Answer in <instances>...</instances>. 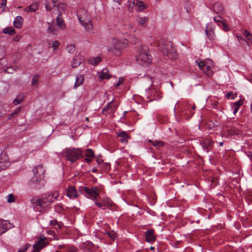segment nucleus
Instances as JSON below:
<instances>
[{
  "label": "nucleus",
  "mask_w": 252,
  "mask_h": 252,
  "mask_svg": "<svg viewBox=\"0 0 252 252\" xmlns=\"http://www.w3.org/2000/svg\"><path fill=\"white\" fill-rule=\"evenodd\" d=\"M6 0H1V3L0 4V8L2 9V11H4L6 8Z\"/></svg>",
  "instance_id": "43"
},
{
  "label": "nucleus",
  "mask_w": 252,
  "mask_h": 252,
  "mask_svg": "<svg viewBox=\"0 0 252 252\" xmlns=\"http://www.w3.org/2000/svg\"><path fill=\"white\" fill-rule=\"evenodd\" d=\"M38 9V4L36 2H33L29 6L25 8V10L27 12H34Z\"/></svg>",
  "instance_id": "27"
},
{
  "label": "nucleus",
  "mask_w": 252,
  "mask_h": 252,
  "mask_svg": "<svg viewBox=\"0 0 252 252\" xmlns=\"http://www.w3.org/2000/svg\"><path fill=\"white\" fill-rule=\"evenodd\" d=\"M152 61V56L149 54L146 48L141 47L136 56V61L141 65L147 66Z\"/></svg>",
  "instance_id": "5"
},
{
  "label": "nucleus",
  "mask_w": 252,
  "mask_h": 252,
  "mask_svg": "<svg viewBox=\"0 0 252 252\" xmlns=\"http://www.w3.org/2000/svg\"><path fill=\"white\" fill-rule=\"evenodd\" d=\"M103 167L105 171H108L110 169V164L108 163H104L102 164Z\"/></svg>",
  "instance_id": "46"
},
{
  "label": "nucleus",
  "mask_w": 252,
  "mask_h": 252,
  "mask_svg": "<svg viewBox=\"0 0 252 252\" xmlns=\"http://www.w3.org/2000/svg\"><path fill=\"white\" fill-rule=\"evenodd\" d=\"M62 155L67 160L70 161L71 163L83 157V151L79 148L65 149L62 152Z\"/></svg>",
  "instance_id": "4"
},
{
  "label": "nucleus",
  "mask_w": 252,
  "mask_h": 252,
  "mask_svg": "<svg viewBox=\"0 0 252 252\" xmlns=\"http://www.w3.org/2000/svg\"><path fill=\"white\" fill-rule=\"evenodd\" d=\"M110 75L108 73V70L106 68H103L99 73V78L100 79H109Z\"/></svg>",
  "instance_id": "23"
},
{
  "label": "nucleus",
  "mask_w": 252,
  "mask_h": 252,
  "mask_svg": "<svg viewBox=\"0 0 252 252\" xmlns=\"http://www.w3.org/2000/svg\"><path fill=\"white\" fill-rule=\"evenodd\" d=\"M75 50V47L74 44H70L67 46L66 51L70 54H73Z\"/></svg>",
  "instance_id": "35"
},
{
  "label": "nucleus",
  "mask_w": 252,
  "mask_h": 252,
  "mask_svg": "<svg viewBox=\"0 0 252 252\" xmlns=\"http://www.w3.org/2000/svg\"><path fill=\"white\" fill-rule=\"evenodd\" d=\"M234 104L236 106L234 110H238L239 106H240L243 104V101L242 100H239V101L235 102Z\"/></svg>",
  "instance_id": "49"
},
{
  "label": "nucleus",
  "mask_w": 252,
  "mask_h": 252,
  "mask_svg": "<svg viewBox=\"0 0 252 252\" xmlns=\"http://www.w3.org/2000/svg\"><path fill=\"white\" fill-rule=\"evenodd\" d=\"M99 196V195H93L91 197H92V199L94 200V201H96L97 197Z\"/></svg>",
  "instance_id": "61"
},
{
  "label": "nucleus",
  "mask_w": 252,
  "mask_h": 252,
  "mask_svg": "<svg viewBox=\"0 0 252 252\" xmlns=\"http://www.w3.org/2000/svg\"><path fill=\"white\" fill-rule=\"evenodd\" d=\"M156 46L162 54L167 56L168 58L174 60L177 58L176 50L171 41L161 39L156 43Z\"/></svg>",
  "instance_id": "2"
},
{
  "label": "nucleus",
  "mask_w": 252,
  "mask_h": 252,
  "mask_svg": "<svg viewBox=\"0 0 252 252\" xmlns=\"http://www.w3.org/2000/svg\"><path fill=\"white\" fill-rule=\"evenodd\" d=\"M146 95L148 99H149V102L153 100H158L162 97L161 94L157 90L152 88L149 89L146 91Z\"/></svg>",
  "instance_id": "6"
},
{
  "label": "nucleus",
  "mask_w": 252,
  "mask_h": 252,
  "mask_svg": "<svg viewBox=\"0 0 252 252\" xmlns=\"http://www.w3.org/2000/svg\"><path fill=\"white\" fill-rule=\"evenodd\" d=\"M214 21L218 24L219 27H220V24L222 23V17L220 15L215 16L213 18Z\"/></svg>",
  "instance_id": "36"
},
{
  "label": "nucleus",
  "mask_w": 252,
  "mask_h": 252,
  "mask_svg": "<svg viewBox=\"0 0 252 252\" xmlns=\"http://www.w3.org/2000/svg\"><path fill=\"white\" fill-rule=\"evenodd\" d=\"M149 142L152 143V145L156 147L157 148H158L162 147L164 144L163 142L161 141H152L151 140H149Z\"/></svg>",
  "instance_id": "31"
},
{
  "label": "nucleus",
  "mask_w": 252,
  "mask_h": 252,
  "mask_svg": "<svg viewBox=\"0 0 252 252\" xmlns=\"http://www.w3.org/2000/svg\"><path fill=\"white\" fill-rule=\"evenodd\" d=\"M132 1H133V0H128V2L129 3L127 5V7H128V10L129 11H132L133 6H135V5H133Z\"/></svg>",
  "instance_id": "48"
},
{
  "label": "nucleus",
  "mask_w": 252,
  "mask_h": 252,
  "mask_svg": "<svg viewBox=\"0 0 252 252\" xmlns=\"http://www.w3.org/2000/svg\"><path fill=\"white\" fill-rule=\"evenodd\" d=\"M247 39L252 43V34Z\"/></svg>",
  "instance_id": "63"
},
{
  "label": "nucleus",
  "mask_w": 252,
  "mask_h": 252,
  "mask_svg": "<svg viewBox=\"0 0 252 252\" xmlns=\"http://www.w3.org/2000/svg\"><path fill=\"white\" fill-rule=\"evenodd\" d=\"M252 34L247 31H245L244 35L248 38Z\"/></svg>",
  "instance_id": "56"
},
{
  "label": "nucleus",
  "mask_w": 252,
  "mask_h": 252,
  "mask_svg": "<svg viewBox=\"0 0 252 252\" xmlns=\"http://www.w3.org/2000/svg\"><path fill=\"white\" fill-rule=\"evenodd\" d=\"M213 11L217 14H221L223 11V8L220 2H215L213 5Z\"/></svg>",
  "instance_id": "19"
},
{
  "label": "nucleus",
  "mask_w": 252,
  "mask_h": 252,
  "mask_svg": "<svg viewBox=\"0 0 252 252\" xmlns=\"http://www.w3.org/2000/svg\"><path fill=\"white\" fill-rule=\"evenodd\" d=\"M31 246V245L30 244H26L24 247L23 249H22L23 251H24V252H25L26 251L28 250L29 247Z\"/></svg>",
  "instance_id": "54"
},
{
  "label": "nucleus",
  "mask_w": 252,
  "mask_h": 252,
  "mask_svg": "<svg viewBox=\"0 0 252 252\" xmlns=\"http://www.w3.org/2000/svg\"><path fill=\"white\" fill-rule=\"evenodd\" d=\"M52 2L54 3L53 7L55 8L57 7L56 3L57 2V0H51Z\"/></svg>",
  "instance_id": "62"
},
{
  "label": "nucleus",
  "mask_w": 252,
  "mask_h": 252,
  "mask_svg": "<svg viewBox=\"0 0 252 252\" xmlns=\"http://www.w3.org/2000/svg\"><path fill=\"white\" fill-rule=\"evenodd\" d=\"M39 75H35L33 76L32 81V86L35 85L38 81Z\"/></svg>",
  "instance_id": "45"
},
{
  "label": "nucleus",
  "mask_w": 252,
  "mask_h": 252,
  "mask_svg": "<svg viewBox=\"0 0 252 252\" xmlns=\"http://www.w3.org/2000/svg\"><path fill=\"white\" fill-rule=\"evenodd\" d=\"M12 227V224L9 221L0 220V235Z\"/></svg>",
  "instance_id": "11"
},
{
  "label": "nucleus",
  "mask_w": 252,
  "mask_h": 252,
  "mask_svg": "<svg viewBox=\"0 0 252 252\" xmlns=\"http://www.w3.org/2000/svg\"><path fill=\"white\" fill-rule=\"evenodd\" d=\"M5 55V49L4 47L0 46V60L3 59Z\"/></svg>",
  "instance_id": "40"
},
{
  "label": "nucleus",
  "mask_w": 252,
  "mask_h": 252,
  "mask_svg": "<svg viewBox=\"0 0 252 252\" xmlns=\"http://www.w3.org/2000/svg\"><path fill=\"white\" fill-rule=\"evenodd\" d=\"M93 158H88V157H86L85 158V160L87 162H90L92 161Z\"/></svg>",
  "instance_id": "58"
},
{
  "label": "nucleus",
  "mask_w": 252,
  "mask_h": 252,
  "mask_svg": "<svg viewBox=\"0 0 252 252\" xmlns=\"http://www.w3.org/2000/svg\"><path fill=\"white\" fill-rule=\"evenodd\" d=\"M95 204L99 208H101L103 207L101 201L98 202L97 201L94 202Z\"/></svg>",
  "instance_id": "55"
},
{
  "label": "nucleus",
  "mask_w": 252,
  "mask_h": 252,
  "mask_svg": "<svg viewBox=\"0 0 252 252\" xmlns=\"http://www.w3.org/2000/svg\"><path fill=\"white\" fill-rule=\"evenodd\" d=\"M220 25H221V26L220 27L224 31H228L229 30V28L223 21L222 23H221L220 24Z\"/></svg>",
  "instance_id": "47"
},
{
  "label": "nucleus",
  "mask_w": 252,
  "mask_h": 252,
  "mask_svg": "<svg viewBox=\"0 0 252 252\" xmlns=\"http://www.w3.org/2000/svg\"><path fill=\"white\" fill-rule=\"evenodd\" d=\"M67 196L70 198H75L78 197L77 191L76 189L72 186L69 187L66 192Z\"/></svg>",
  "instance_id": "17"
},
{
  "label": "nucleus",
  "mask_w": 252,
  "mask_h": 252,
  "mask_svg": "<svg viewBox=\"0 0 252 252\" xmlns=\"http://www.w3.org/2000/svg\"><path fill=\"white\" fill-rule=\"evenodd\" d=\"M33 176L29 182V185L36 189H41L44 185L43 179L45 176V169L42 165H38L32 169Z\"/></svg>",
  "instance_id": "1"
},
{
  "label": "nucleus",
  "mask_w": 252,
  "mask_h": 252,
  "mask_svg": "<svg viewBox=\"0 0 252 252\" xmlns=\"http://www.w3.org/2000/svg\"><path fill=\"white\" fill-rule=\"evenodd\" d=\"M225 96L227 99H234L236 97V94H233V93L231 92H228L226 94Z\"/></svg>",
  "instance_id": "39"
},
{
  "label": "nucleus",
  "mask_w": 252,
  "mask_h": 252,
  "mask_svg": "<svg viewBox=\"0 0 252 252\" xmlns=\"http://www.w3.org/2000/svg\"><path fill=\"white\" fill-rule=\"evenodd\" d=\"M207 62V60L205 61L197 60L196 61V64L198 66L200 69L202 70L203 71V69L205 68V66L206 65V63Z\"/></svg>",
  "instance_id": "30"
},
{
  "label": "nucleus",
  "mask_w": 252,
  "mask_h": 252,
  "mask_svg": "<svg viewBox=\"0 0 252 252\" xmlns=\"http://www.w3.org/2000/svg\"><path fill=\"white\" fill-rule=\"evenodd\" d=\"M146 240L147 242L153 243L156 240V237L154 234V230L151 229L145 232Z\"/></svg>",
  "instance_id": "12"
},
{
  "label": "nucleus",
  "mask_w": 252,
  "mask_h": 252,
  "mask_svg": "<svg viewBox=\"0 0 252 252\" xmlns=\"http://www.w3.org/2000/svg\"><path fill=\"white\" fill-rule=\"evenodd\" d=\"M25 98L24 94H19L16 98L13 100V103L15 105L20 104Z\"/></svg>",
  "instance_id": "28"
},
{
  "label": "nucleus",
  "mask_w": 252,
  "mask_h": 252,
  "mask_svg": "<svg viewBox=\"0 0 252 252\" xmlns=\"http://www.w3.org/2000/svg\"><path fill=\"white\" fill-rule=\"evenodd\" d=\"M212 66V62L211 60L208 59L206 65L205 66V68L203 69V72L206 75L211 76L213 75V71L211 70Z\"/></svg>",
  "instance_id": "14"
},
{
  "label": "nucleus",
  "mask_w": 252,
  "mask_h": 252,
  "mask_svg": "<svg viewBox=\"0 0 252 252\" xmlns=\"http://www.w3.org/2000/svg\"><path fill=\"white\" fill-rule=\"evenodd\" d=\"M84 81V76L82 75H78L76 76L74 88H77L82 84Z\"/></svg>",
  "instance_id": "22"
},
{
  "label": "nucleus",
  "mask_w": 252,
  "mask_h": 252,
  "mask_svg": "<svg viewBox=\"0 0 252 252\" xmlns=\"http://www.w3.org/2000/svg\"><path fill=\"white\" fill-rule=\"evenodd\" d=\"M63 4H60L57 7L58 8V10L60 12V14L58 15L56 21L57 25L62 30H64L65 28V24L63 22V20L61 17L62 13L64 11L63 9Z\"/></svg>",
  "instance_id": "8"
},
{
  "label": "nucleus",
  "mask_w": 252,
  "mask_h": 252,
  "mask_svg": "<svg viewBox=\"0 0 252 252\" xmlns=\"http://www.w3.org/2000/svg\"><path fill=\"white\" fill-rule=\"evenodd\" d=\"M101 59L99 57H96L94 58H90L88 59V63L92 65H97L100 61Z\"/></svg>",
  "instance_id": "26"
},
{
  "label": "nucleus",
  "mask_w": 252,
  "mask_h": 252,
  "mask_svg": "<svg viewBox=\"0 0 252 252\" xmlns=\"http://www.w3.org/2000/svg\"><path fill=\"white\" fill-rule=\"evenodd\" d=\"M57 223H58V222H57V220H54L50 221V224L53 225H55L57 224Z\"/></svg>",
  "instance_id": "57"
},
{
  "label": "nucleus",
  "mask_w": 252,
  "mask_h": 252,
  "mask_svg": "<svg viewBox=\"0 0 252 252\" xmlns=\"http://www.w3.org/2000/svg\"><path fill=\"white\" fill-rule=\"evenodd\" d=\"M139 25L143 26L148 22V18L146 17H139L137 20Z\"/></svg>",
  "instance_id": "32"
},
{
  "label": "nucleus",
  "mask_w": 252,
  "mask_h": 252,
  "mask_svg": "<svg viewBox=\"0 0 252 252\" xmlns=\"http://www.w3.org/2000/svg\"><path fill=\"white\" fill-rule=\"evenodd\" d=\"M237 39L239 42V44L241 46H244L245 44H248V42L247 40L245 39H244L242 36L241 35H237Z\"/></svg>",
  "instance_id": "37"
},
{
  "label": "nucleus",
  "mask_w": 252,
  "mask_h": 252,
  "mask_svg": "<svg viewBox=\"0 0 252 252\" xmlns=\"http://www.w3.org/2000/svg\"><path fill=\"white\" fill-rule=\"evenodd\" d=\"M133 5H135V9L136 11H142L146 8V6L144 4L142 1L138 0H133Z\"/></svg>",
  "instance_id": "16"
},
{
  "label": "nucleus",
  "mask_w": 252,
  "mask_h": 252,
  "mask_svg": "<svg viewBox=\"0 0 252 252\" xmlns=\"http://www.w3.org/2000/svg\"><path fill=\"white\" fill-rule=\"evenodd\" d=\"M18 112V111H13V112L10 114V117H9L8 119H11L12 117H13L15 115L17 114Z\"/></svg>",
  "instance_id": "59"
},
{
  "label": "nucleus",
  "mask_w": 252,
  "mask_h": 252,
  "mask_svg": "<svg viewBox=\"0 0 252 252\" xmlns=\"http://www.w3.org/2000/svg\"><path fill=\"white\" fill-rule=\"evenodd\" d=\"M45 239V238H44V239L40 238L37 243H35L33 245V248L37 252H39L40 251L46 246Z\"/></svg>",
  "instance_id": "15"
},
{
  "label": "nucleus",
  "mask_w": 252,
  "mask_h": 252,
  "mask_svg": "<svg viewBox=\"0 0 252 252\" xmlns=\"http://www.w3.org/2000/svg\"><path fill=\"white\" fill-rule=\"evenodd\" d=\"M96 161L98 164H100L101 162H102V160L98 158H96Z\"/></svg>",
  "instance_id": "60"
},
{
  "label": "nucleus",
  "mask_w": 252,
  "mask_h": 252,
  "mask_svg": "<svg viewBox=\"0 0 252 252\" xmlns=\"http://www.w3.org/2000/svg\"><path fill=\"white\" fill-rule=\"evenodd\" d=\"M215 26L211 23L206 24L205 28V34L209 39L211 41H214L216 39V34L215 33Z\"/></svg>",
  "instance_id": "7"
},
{
  "label": "nucleus",
  "mask_w": 252,
  "mask_h": 252,
  "mask_svg": "<svg viewBox=\"0 0 252 252\" xmlns=\"http://www.w3.org/2000/svg\"><path fill=\"white\" fill-rule=\"evenodd\" d=\"M208 125V128L210 129L218 126L219 125V122L216 121V123H213L212 121H210Z\"/></svg>",
  "instance_id": "41"
},
{
  "label": "nucleus",
  "mask_w": 252,
  "mask_h": 252,
  "mask_svg": "<svg viewBox=\"0 0 252 252\" xmlns=\"http://www.w3.org/2000/svg\"><path fill=\"white\" fill-rule=\"evenodd\" d=\"M10 165L7 156L4 154L0 156V170L5 169Z\"/></svg>",
  "instance_id": "10"
},
{
  "label": "nucleus",
  "mask_w": 252,
  "mask_h": 252,
  "mask_svg": "<svg viewBox=\"0 0 252 252\" xmlns=\"http://www.w3.org/2000/svg\"><path fill=\"white\" fill-rule=\"evenodd\" d=\"M78 18L79 23L83 26L84 25V24H85V23L86 22V20H84L83 17H80L78 16Z\"/></svg>",
  "instance_id": "51"
},
{
  "label": "nucleus",
  "mask_w": 252,
  "mask_h": 252,
  "mask_svg": "<svg viewBox=\"0 0 252 252\" xmlns=\"http://www.w3.org/2000/svg\"><path fill=\"white\" fill-rule=\"evenodd\" d=\"M106 233L110 238L112 239V240H114V239L116 238V233L113 231H107Z\"/></svg>",
  "instance_id": "38"
},
{
  "label": "nucleus",
  "mask_w": 252,
  "mask_h": 252,
  "mask_svg": "<svg viewBox=\"0 0 252 252\" xmlns=\"http://www.w3.org/2000/svg\"><path fill=\"white\" fill-rule=\"evenodd\" d=\"M7 201L8 203H12L15 202V197L12 194H10L8 195Z\"/></svg>",
  "instance_id": "44"
},
{
  "label": "nucleus",
  "mask_w": 252,
  "mask_h": 252,
  "mask_svg": "<svg viewBox=\"0 0 252 252\" xmlns=\"http://www.w3.org/2000/svg\"><path fill=\"white\" fill-rule=\"evenodd\" d=\"M201 144L203 148L206 151V152H208L211 149L213 144V141L210 138H207L202 141Z\"/></svg>",
  "instance_id": "13"
},
{
  "label": "nucleus",
  "mask_w": 252,
  "mask_h": 252,
  "mask_svg": "<svg viewBox=\"0 0 252 252\" xmlns=\"http://www.w3.org/2000/svg\"><path fill=\"white\" fill-rule=\"evenodd\" d=\"M84 156L86 157L93 158L94 157V154L93 150L91 149H88L86 150L84 154Z\"/></svg>",
  "instance_id": "34"
},
{
  "label": "nucleus",
  "mask_w": 252,
  "mask_h": 252,
  "mask_svg": "<svg viewBox=\"0 0 252 252\" xmlns=\"http://www.w3.org/2000/svg\"><path fill=\"white\" fill-rule=\"evenodd\" d=\"M48 24L49 25V27L47 29V32L48 33H50L52 34H55V32H54V29H55L54 27L51 26L49 23H48Z\"/></svg>",
  "instance_id": "42"
},
{
  "label": "nucleus",
  "mask_w": 252,
  "mask_h": 252,
  "mask_svg": "<svg viewBox=\"0 0 252 252\" xmlns=\"http://www.w3.org/2000/svg\"><path fill=\"white\" fill-rule=\"evenodd\" d=\"M60 45V43L58 41H54L52 45V48L53 50L56 49Z\"/></svg>",
  "instance_id": "50"
},
{
  "label": "nucleus",
  "mask_w": 252,
  "mask_h": 252,
  "mask_svg": "<svg viewBox=\"0 0 252 252\" xmlns=\"http://www.w3.org/2000/svg\"><path fill=\"white\" fill-rule=\"evenodd\" d=\"M81 190L88 194L90 197H92L93 195H99L100 194L99 189H97L96 187H93L92 188L83 187Z\"/></svg>",
  "instance_id": "9"
},
{
  "label": "nucleus",
  "mask_w": 252,
  "mask_h": 252,
  "mask_svg": "<svg viewBox=\"0 0 252 252\" xmlns=\"http://www.w3.org/2000/svg\"><path fill=\"white\" fill-rule=\"evenodd\" d=\"M23 22V18L20 16H18L16 17L14 21H13V24L15 28L19 29L22 27Z\"/></svg>",
  "instance_id": "21"
},
{
  "label": "nucleus",
  "mask_w": 252,
  "mask_h": 252,
  "mask_svg": "<svg viewBox=\"0 0 252 252\" xmlns=\"http://www.w3.org/2000/svg\"><path fill=\"white\" fill-rule=\"evenodd\" d=\"M59 194L57 191H54L49 193L48 195H45L42 198L33 199L32 200V203L37 205L40 207L42 212L45 207H48L50 203L54 202L57 200L59 197Z\"/></svg>",
  "instance_id": "3"
},
{
  "label": "nucleus",
  "mask_w": 252,
  "mask_h": 252,
  "mask_svg": "<svg viewBox=\"0 0 252 252\" xmlns=\"http://www.w3.org/2000/svg\"><path fill=\"white\" fill-rule=\"evenodd\" d=\"M85 30L90 33H94V27L90 20H86V22L83 26Z\"/></svg>",
  "instance_id": "18"
},
{
  "label": "nucleus",
  "mask_w": 252,
  "mask_h": 252,
  "mask_svg": "<svg viewBox=\"0 0 252 252\" xmlns=\"http://www.w3.org/2000/svg\"><path fill=\"white\" fill-rule=\"evenodd\" d=\"M116 135L117 137H121L120 140L121 142H127V139L129 138V136L126 132L122 131L120 132H117Z\"/></svg>",
  "instance_id": "20"
},
{
  "label": "nucleus",
  "mask_w": 252,
  "mask_h": 252,
  "mask_svg": "<svg viewBox=\"0 0 252 252\" xmlns=\"http://www.w3.org/2000/svg\"><path fill=\"white\" fill-rule=\"evenodd\" d=\"M114 1L118 2L119 3V5L121 4V0H113Z\"/></svg>",
  "instance_id": "64"
},
{
  "label": "nucleus",
  "mask_w": 252,
  "mask_h": 252,
  "mask_svg": "<svg viewBox=\"0 0 252 252\" xmlns=\"http://www.w3.org/2000/svg\"><path fill=\"white\" fill-rule=\"evenodd\" d=\"M100 201L102 202L103 206L106 207L108 208H110L112 205L111 200L109 198H104L101 199Z\"/></svg>",
  "instance_id": "29"
},
{
  "label": "nucleus",
  "mask_w": 252,
  "mask_h": 252,
  "mask_svg": "<svg viewBox=\"0 0 252 252\" xmlns=\"http://www.w3.org/2000/svg\"><path fill=\"white\" fill-rule=\"evenodd\" d=\"M3 32L12 35L15 33V30L12 27L6 28L3 30Z\"/></svg>",
  "instance_id": "33"
},
{
  "label": "nucleus",
  "mask_w": 252,
  "mask_h": 252,
  "mask_svg": "<svg viewBox=\"0 0 252 252\" xmlns=\"http://www.w3.org/2000/svg\"><path fill=\"white\" fill-rule=\"evenodd\" d=\"M45 7H46V9L47 10L49 11V10H51L52 8L50 6V5H49V2L47 1V0L45 1Z\"/></svg>",
  "instance_id": "53"
},
{
  "label": "nucleus",
  "mask_w": 252,
  "mask_h": 252,
  "mask_svg": "<svg viewBox=\"0 0 252 252\" xmlns=\"http://www.w3.org/2000/svg\"><path fill=\"white\" fill-rule=\"evenodd\" d=\"M118 106V103L112 100L107 105V108H103L102 110H106V109H116Z\"/></svg>",
  "instance_id": "24"
},
{
  "label": "nucleus",
  "mask_w": 252,
  "mask_h": 252,
  "mask_svg": "<svg viewBox=\"0 0 252 252\" xmlns=\"http://www.w3.org/2000/svg\"><path fill=\"white\" fill-rule=\"evenodd\" d=\"M82 59L79 56H76L73 58L71 65L72 67H76L78 66L81 63Z\"/></svg>",
  "instance_id": "25"
},
{
  "label": "nucleus",
  "mask_w": 252,
  "mask_h": 252,
  "mask_svg": "<svg viewBox=\"0 0 252 252\" xmlns=\"http://www.w3.org/2000/svg\"><path fill=\"white\" fill-rule=\"evenodd\" d=\"M123 83V79L122 78H120L117 81V83L115 85L116 87H118L120 85H122Z\"/></svg>",
  "instance_id": "52"
}]
</instances>
